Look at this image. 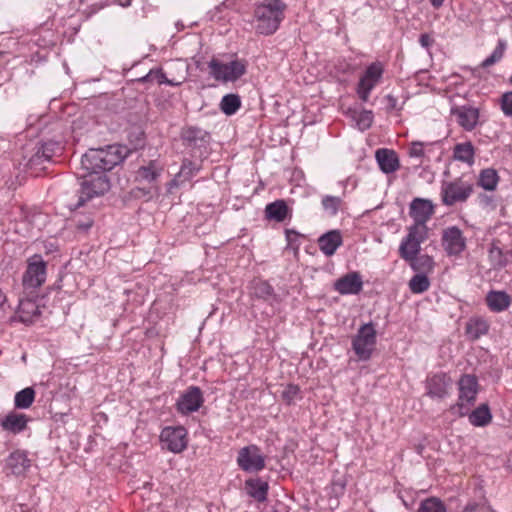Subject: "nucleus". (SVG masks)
Instances as JSON below:
<instances>
[{"label": "nucleus", "mask_w": 512, "mask_h": 512, "mask_svg": "<svg viewBox=\"0 0 512 512\" xmlns=\"http://www.w3.org/2000/svg\"><path fill=\"white\" fill-rule=\"evenodd\" d=\"M128 156V148L108 145L105 148L89 149L81 158V167L87 173H101L112 170Z\"/></svg>", "instance_id": "obj_1"}, {"label": "nucleus", "mask_w": 512, "mask_h": 512, "mask_svg": "<svg viewBox=\"0 0 512 512\" xmlns=\"http://www.w3.org/2000/svg\"><path fill=\"white\" fill-rule=\"evenodd\" d=\"M287 6L282 0H263L254 9V28L258 34H274L284 19Z\"/></svg>", "instance_id": "obj_2"}, {"label": "nucleus", "mask_w": 512, "mask_h": 512, "mask_svg": "<svg viewBox=\"0 0 512 512\" xmlns=\"http://www.w3.org/2000/svg\"><path fill=\"white\" fill-rule=\"evenodd\" d=\"M478 387V380L475 375H462L458 380V400L450 407L451 413L459 417L466 416L476 402Z\"/></svg>", "instance_id": "obj_3"}, {"label": "nucleus", "mask_w": 512, "mask_h": 512, "mask_svg": "<svg viewBox=\"0 0 512 512\" xmlns=\"http://www.w3.org/2000/svg\"><path fill=\"white\" fill-rule=\"evenodd\" d=\"M78 201L75 208H79L86 201L105 194L110 189V181L103 173H87L81 176Z\"/></svg>", "instance_id": "obj_4"}, {"label": "nucleus", "mask_w": 512, "mask_h": 512, "mask_svg": "<svg viewBox=\"0 0 512 512\" xmlns=\"http://www.w3.org/2000/svg\"><path fill=\"white\" fill-rule=\"evenodd\" d=\"M210 75L217 81L235 82L242 77L247 70L245 60L234 59L228 63H223L217 58H212L208 62Z\"/></svg>", "instance_id": "obj_5"}, {"label": "nucleus", "mask_w": 512, "mask_h": 512, "mask_svg": "<svg viewBox=\"0 0 512 512\" xmlns=\"http://www.w3.org/2000/svg\"><path fill=\"white\" fill-rule=\"evenodd\" d=\"M376 345V330L373 324L362 325L352 340V348L360 360L366 361L371 358Z\"/></svg>", "instance_id": "obj_6"}, {"label": "nucleus", "mask_w": 512, "mask_h": 512, "mask_svg": "<svg viewBox=\"0 0 512 512\" xmlns=\"http://www.w3.org/2000/svg\"><path fill=\"white\" fill-rule=\"evenodd\" d=\"M46 280V262L40 255H34L29 261L22 277L24 291L33 293Z\"/></svg>", "instance_id": "obj_7"}, {"label": "nucleus", "mask_w": 512, "mask_h": 512, "mask_svg": "<svg viewBox=\"0 0 512 512\" xmlns=\"http://www.w3.org/2000/svg\"><path fill=\"white\" fill-rule=\"evenodd\" d=\"M473 192V185L461 178L450 182H443L441 186L442 202L452 206L458 202H465Z\"/></svg>", "instance_id": "obj_8"}, {"label": "nucleus", "mask_w": 512, "mask_h": 512, "mask_svg": "<svg viewBox=\"0 0 512 512\" xmlns=\"http://www.w3.org/2000/svg\"><path fill=\"white\" fill-rule=\"evenodd\" d=\"M237 464L245 472H259L265 468V456L257 445L251 444L238 451Z\"/></svg>", "instance_id": "obj_9"}, {"label": "nucleus", "mask_w": 512, "mask_h": 512, "mask_svg": "<svg viewBox=\"0 0 512 512\" xmlns=\"http://www.w3.org/2000/svg\"><path fill=\"white\" fill-rule=\"evenodd\" d=\"M160 440L167 450L173 453H181L188 444L187 431L182 426L165 427L161 431Z\"/></svg>", "instance_id": "obj_10"}, {"label": "nucleus", "mask_w": 512, "mask_h": 512, "mask_svg": "<svg viewBox=\"0 0 512 512\" xmlns=\"http://www.w3.org/2000/svg\"><path fill=\"white\" fill-rule=\"evenodd\" d=\"M186 79L185 75L179 78H168L162 69H150L147 74L142 77L130 78V87L136 85H144V89L149 88V84L157 82L158 84H167L169 86H180Z\"/></svg>", "instance_id": "obj_11"}, {"label": "nucleus", "mask_w": 512, "mask_h": 512, "mask_svg": "<svg viewBox=\"0 0 512 512\" xmlns=\"http://www.w3.org/2000/svg\"><path fill=\"white\" fill-rule=\"evenodd\" d=\"M442 246L449 256L460 255L466 249V238L457 226L443 230Z\"/></svg>", "instance_id": "obj_12"}, {"label": "nucleus", "mask_w": 512, "mask_h": 512, "mask_svg": "<svg viewBox=\"0 0 512 512\" xmlns=\"http://www.w3.org/2000/svg\"><path fill=\"white\" fill-rule=\"evenodd\" d=\"M203 403L204 397L201 389L197 386H190L179 397L176 407L181 414L188 415L198 411Z\"/></svg>", "instance_id": "obj_13"}, {"label": "nucleus", "mask_w": 512, "mask_h": 512, "mask_svg": "<svg viewBox=\"0 0 512 512\" xmlns=\"http://www.w3.org/2000/svg\"><path fill=\"white\" fill-rule=\"evenodd\" d=\"M425 384L429 397L443 399L449 395L452 379L446 373L440 372L428 376Z\"/></svg>", "instance_id": "obj_14"}, {"label": "nucleus", "mask_w": 512, "mask_h": 512, "mask_svg": "<svg viewBox=\"0 0 512 512\" xmlns=\"http://www.w3.org/2000/svg\"><path fill=\"white\" fill-rule=\"evenodd\" d=\"M451 116L466 131H472L479 121V110L472 106H456L451 108Z\"/></svg>", "instance_id": "obj_15"}, {"label": "nucleus", "mask_w": 512, "mask_h": 512, "mask_svg": "<svg viewBox=\"0 0 512 512\" xmlns=\"http://www.w3.org/2000/svg\"><path fill=\"white\" fill-rule=\"evenodd\" d=\"M183 144L192 149L205 148L211 140L210 134L199 127H187L181 132Z\"/></svg>", "instance_id": "obj_16"}, {"label": "nucleus", "mask_w": 512, "mask_h": 512, "mask_svg": "<svg viewBox=\"0 0 512 512\" xmlns=\"http://www.w3.org/2000/svg\"><path fill=\"white\" fill-rule=\"evenodd\" d=\"M434 214V205L432 201L424 198H414L409 206V215L414 220V223L426 222Z\"/></svg>", "instance_id": "obj_17"}, {"label": "nucleus", "mask_w": 512, "mask_h": 512, "mask_svg": "<svg viewBox=\"0 0 512 512\" xmlns=\"http://www.w3.org/2000/svg\"><path fill=\"white\" fill-rule=\"evenodd\" d=\"M362 288L363 281L358 272H349L334 283V289L341 295L358 294Z\"/></svg>", "instance_id": "obj_18"}, {"label": "nucleus", "mask_w": 512, "mask_h": 512, "mask_svg": "<svg viewBox=\"0 0 512 512\" xmlns=\"http://www.w3.org/2000/svg\"><path fill=\"white\" fill-rule=\"evenodd\" d=\"M375 158L382 172L390 174L397 171L400 162L397 153L394 150L381 148L375 153Z\"/></svg>", "instance_id": "obj_19"}, {"label": "nucleus", "mask_w": 512, "mask_h": 512, "mask_svg": "<svg viewBox=\"0 0 512 512\" xmlns=\"http://www.w3.org/2000/svg\"><path fill=\"white\" fill-rule=\"evenodd\" d=\"M6 466L16 476H21L31 466V461L25 451L16 450L7 457Z\"/></svg>", "instance_id": "obj_20"}, {"label": "nucleus", "mask_w": 512, "mask_h": 512, "mask_svg": "<svg viewBox=\"0 0 512 512\" xmlns=\"http://www.w3.org/2000/svg\"><path fill=\"white\" fill-rule=\"evenodd\" d=\"M200 170V166L196 163L192 162L189 159H184L182 161V165L180 171L175 175V177L169 182V191L172 188H178L185 182L191 180Z\"/></svg>", "instance_id": "obj_21"}, {"label": "nucleus", "mask_w": 512, "mask_h": 512, "mask_svg": "<svg viewBox=\"0 0 512 512\" xmlns=\"http://www.w3.org/2000/svg\"><path fill=\"white\" fill-rule=\"evenodd\" d=\"M29 418L25 414L12 411L8 413L1 421V427L4 431L18 434L27 428Z\"/></svg>", "instance_id": "obj_22"}, {"label": "nucleus", "mask_w": 512, "mask_h": 512, "mask_svg": "<svg viewBox=\"0 0 512 512\" xmlns=\"http://www.w3.org/2000/svg\"><path fill=\"white\" fill-rule=\"evenodd\" d=\"M342 242L339 230H331L318 239L319 249L328 257L335 254L338 247L342 245Z\"/></svg>", "instance_id": "obj_23"}, {"label": "nucleus", "mask_w": 512, "mask_h": 512, "mask_svg": "<svg viewBox=\"0 0 512 512\" xmlns=\"http://www.w3.org/2000/svg\"><path fill=\"white\" fill-rule=\"evenodd\" d=\"M39 306L32 299H20L17 315L24 324H31L40 315Z\"/></svg>", "instance_id": "obj_24"}, {"label": "nucleus", "mask_w": 512, "mask_h": 512, "mask_svg": "<svg viewBox=\"0 0 512 512\" xmlns=\"http://www.w3.org/2000/svg\"><path fill=\"white\" fill-rule=\"evenodd\" d=\"M245 488L252 498L258 502H264L267 499L268 483L261 480L260 478L248 479L245 482Z\"/></svg>", "instance_id": "obj_25"}, {"label": "nucleus", "mask_w": 512, "mask_h": 512, "mask_svg": "<svg viewBox=\"0 0 512 512\" xmlns=\"http://www.w3.org/2000/svg\"><path fill=\"white\" fill-rule=\"evenodd\" d=\"M510 296L504 291H490L486 296V303L491 311L502 312L510 305Z\"/></svg>", "instance_id": "obj_26"}, {"label": "nucleus", "mask_w": 512, "mask_h": 512, "mask_svg": "<svg viewBox=\"0 0 512 512\" xmlns=\"http://www.w3.org/2000/svg\"><path fill=\"white\" fill-rule=\"evenodd\" d=\"M469 422L476 427H484L491 423L492 414L488 404H481L472 412H468Z\"/></svg>", "instance_id": "obj_27"}, {"label": "nucleus", "mask_w": 512, "mask_h": 512, "mask_svg": "<svg viewBox=\"0 0 512 512\" xmlns=\"http://www.w3.org/2000/svg\"><path fill=\"white\" fill-rule=\"evenodd\" d=\"M288 213V206L284 200H276L268 204L265 208L267 219L282 222Z\"/></svg>", "instance_id": "obj_28"}, {"label": "nucleus", "mask_w": 512, "mask_h": 512, "mask_svg": "<svg viewBox=\"0 0 512 512\" xmlns=\"http://www.w3.org/2000/svg\"><path fill=\"white\" fill-rule=\"evenodd\" d=\"M474 147L471 142L459 143L454 147L453 157L454 159L472 164L474 162Z\"/></svg>", "instance_id": "obj_29"}, {"label": "nucleus", "mask_w": 512, "mask_h": 512, "mask_svg": "<svg viewBox=\"0 0 512 512\" xmlns=\"http://www.w3.org/2000/svg\"><path fill=\"white\" fill-rule=\"evenodd\" d=\"M35 390L32 387H26L15 394L14 406L16 409H28L35 400Z\"/></svg>", "instance_id": "obj_30"}, {"label": "nucleus", "mask_w": 512, "mask_h": 512, "mask_svg": "<svg viewBox=\"0 0 512 512\" xmlns=\"http://www.w3.org/2000/svg\"><path fill=\"white\" fill-rule=\"evenodd\" d=\"M145 122L146 120H141L133 126V131L130 130V154L133 150H138L145 146L146 141L143 128Z\"/></svg>", "instance_id": "obj_31"}, {"label": "nucleus", "mask_w": 512, "mask_h": 512, "mask_svg": "<svg viewBox=\"0 0 512 512\" xmlns=\"http://www.w3.org/2000/svg\"><path fill=\"white\" fill-rule=\"evenodd\" d=\"M420 245L406 236L399 247L400 256L406 261H413L420 252Z\"/></svg>", "instance_id": "obj_32"}, {"label": "nucleus", "mask_w": 512, "mask_h": 512, "mask_svg": "<svg viewBox=\"0 0 512 512\" xmlns=\"http://www.w3.org/2000/svg\"><path fill=\"white\" fill-rule=\"evenodd\" d=\"M499 181L497 171L492 168H487L481 171L479 175L478 184L487 191L496 189Z\"/></svg>", "instance_id": "obj_33"}, {"label": "nucleus", "mask_w": 512, "mask_h": 512, "mask_svg": "<svg viewBox=\"0 0 512 512\" xmlns=\"http://www.w3.org/2000/svg\"><path fill=\"white\" fill-rule=\"evenodd\" d=\"M241 106V99L237 94H227L220 102L221 111L230 116L235 114Z\"/></svg>", "instance_id": "obj_34"}, {"label": "nucleus", "mask_w": 512, "mask_h": 512, "mask_svg": "<svg viewBox=\"0 0 512 512\" xmlns=\"http://www.w3.org/2000/svg\"><path fill=\"white\" fill-rule=\"evenodd\" d=\"M159 175V172L157 171L155 167V162L150 161L148 166H141L136 172H135V181L136 182H152L154 181Z\"/></svg>", "instance_id": "obj_35"}, {"label": "nucleus", "mask_w": 512, "mask_h": 512, "mask_svg": "<svg viewBox=\"0 0 512 512\" xmlns=\"http://www.w3.org/2000/svg\"><path fill=\"white\" fill-rule=\"evenodd\" d=\"M252 294L256 298L263 299L265 301H270L276 298L273 287L266 281H258L254 283Z\"/></svg>", "instance_id": "obj_36"}, {"label": "nucleus", "mask_w": 512, "mask_h": 512, "mask_svg": "<svg viewBox=\"0 0 512 512\" xmlns=\"http://www.w3.org/2000/svg\"><path fill=\"white\" fill-rule=\"evenodd\" d=\"M488 329L489 326L485 320L474 319L469 321L466 331L473 340H476L482 335H485L488 332Z\"/></svg>", "instance_id": "obj_37"}, {"label": "nucleus", "mask_w": 512, "mask_h": 512, "mask_svg": "<svg viewBox=\"0 0 512 512\" xmlns=\"http://www.w3.org/2000/svg\"><path fill=\"white\" fill-rule=\"evenodd\" d=\"M430 287L429 278L422 273L415 274L409 281V288L412 293L421 294Z\"/></svg>", "instance_id": "obj_38"}, {"label": "nucleus", "mask_w": 512, "mask_h": 512, "mask_svg": "<svg viewBox=\"0 0 512 512\" xmlns=\"http://www.w3.org/2000/svg\"><path fill=\"white\" fill-rule=\"evenodd\" d=\"M407 236L408 240L412 239L421 244L428 238V227L423 223H414L409 227Z\"/></svg>", "instance_id": "obj_39"}, {"label": "nucleus", "mask_w": 512, "mask_h": 512, "mask_svg": "<svg viewBox=\"0 0 512 512\" xmlns=\"http://www.w3.org/2000/svg\"><path fill=\"white\" fill-rule=\"evenodd\" d=\"M342 202L343 201L341 197L326 195L322 198L321 204L324 211L329 216H335L338 213Z\"/></svg>", "instance_id": "obj_40"}, {"label": "nucleus", "mask_w": 512, "mask_h": 512, "mask_svg": "<svg viewBox=\"0 0 512 512\" xmlns=\"http://www.w3.org/2000/svg\"><path fill=\"white\" fill-rule=\"evenodd\" d=\"M418 512H447L444 503L436 498L430 497L420 503Z\"/></svg>", "instance_id": "obj_41"}, {"label": "nucleus", "mask_w": 512, "mask_h": 512, "mask_svg": "<svg viewBox=\"0 0 512 512\" xmlns=\"http://www.w3.org/2000/svg\"><path fill=\"white\" fill-rule=\"evenodd\" d=\"M40 151L44 160L50 161L55 155L61 153L62 145L60 142L55 140H48L40 145Z\"/></svg>", "instance_id": "obj_42"}, {"label": "nucleus", "mask_w": 512, "mask_h": 512, "mask_svg": "<svg viewBox=\"0 0 512 512\" xmlns=\"http://www.w3.org/2000/svg\"><path fill=\"white\" fill-rule=\"evenodd\" d=\"M505 49L506 42L500 39L492 54L481 63V67L488 68L494 65L496 62L500 61L504 55Z\"/></svg>", "instance_id": "obj_43"}, {"label": "nucleus", "mask_w": 512, "mask_h": 512, "mask_svg": "<svg viewBox=\"0 0 512 512\" xmlns=\"http://www.w3.org/2000/svg\"><path fill=\"white\" fill-rule=\"evenodd\" d=\"M489 258L495 268H502L507 264V259L502 249L495 242L491 244L489 249Z\"/></svg>", "instance_id": "obj_44"}, {"label": "nucleus", "mask_w": 512, "mask_h": 512, "mask_svg": "<svg viewBox=\"0 0 512 512\" xmlns=\"http://www.w3.org/2000/svg\"><path fill=\"white\" fill-rule=\"evenodd\" d=\"M376 85L377 84L373 81L369 80L365 76H362L357 87V94L359 98L364 102L368 101L370 93Z\"/></svg>", "instance_id": "obj_45"}, {"label": "nucleus", "mask_w": 512, "mask_h": 512, "mask_svg": "<svg viewBox=\"0 0 512 512\" xmlns=\"http://www.w3.org/2000/svg\"><path fill=\"white\" fill-rule=\"evenodd\" d=\"M72 221L75 228L81 232H87L94 223V220L90 215H83L81 213H75Z\"/></svg>", "instance_id": "obj_46"}, {"label": "nucleus", "mask_w": 512, "mask_h": 512, "mask_svg": "<svg viewBox=\"0 0 512 512\" xmlns=\"http://www.w3.org/2000/svg\"><path fill=\"white\" fill-rule=\"evenodd\" d=\"M383 72V65L380 62H374L367 67L363 76L377 84L381 80Z\"/></svg>", "instance_id": "obj_47"}, {"label": "nucleus", "mask_w": 512, "mask_h": 512, "mask_svg": "<svg viewBox=\"0 0 512 512\" xmlns=\"http://www.w3.org/2000/svg\"><path fill=\"white\" fill-rule=\"evenodd\" d=\"M356 122L358 127L361 130H366L371 127L373 123V113L370 110H363L359 113L356 118Z\"/></svg>", "instance_id": "obj_48"}, {"label": "nucleus", "mask_w": 512, "mask_h": 512, "mask_svg": "<svg viewBox=\"0 0 512 512\" xmlns=\"http://www.w3.org/2000/svg\"><path fill=\"white\" fill-rule=\"evenodd\" d=\"M415 263L413 264L414 269H427L431 270L434 266L433 258L428 255H421L419 257L416 256L414 259Z\"/></svg>", "instance_id": "obj_49"}, {"label": "nucleus", "mask_w": 512, "mask_h": 512, "mask_svg": "<svg viewBox=\"0 0 512 512\" xmlns=\"http://www.w3.org/2000/svg\"><path fill=\"white\" fill-rule=\"evenodd\" d=\"M502 110L505 115L512 116V91L503 94Z\"/></svg>", "instance_id": "obj_50"}, {"label": "nucleus", "mask_w": 512, "mask_h": 512, "mask_svg": "<svg viewBox=\"0 0 512 512\" xmlns=\"http://www.w3.org/2000/svg\"><path fill=\"white\" fill-rule=\"evenodd\" d=\"M299 393V387L297 385H288L282 393V396L288 403H290Z\"/></svg>", "instance_id": "obj_51"}, {"label": "nucleus", "mask_w": 512, "mask_h": 512, "mask_svg": "<svg viewBox=\"0 0 512 512\" xmlns=\"http://www.w3.org/2000/svg\"><path fill=\"white\" fill-rule=\"evenodd\" d=\"M409 156L417 158L424 156L423 143L418 141L412 142L409 148Z\"/></svg>", "instance_id": "obj_52"}, {"label": "nucleus", "mask_w": 512, "mask_h": 512, "mask_svg": "<svg viewBox=\"0 0 512 512\" xmlns=\"http://www.w3.org/2000/svg\"><path fill=\"white\" fill-rule=\"evenodd\" d=\"M43 162H46L44 160V156H42V152L40 151V146L37 148L36 152L31 156L29 159L28 165L30 167L41 165Z\"/></svg>", "instance_id": "obj_53"}, {"label": "nucleus", "mask_w": 512, "mask_h": 512, "mask_svg": "<svg viewBox=\"0 0 512 512\" xmlns=\"http://www.w3.org/2000/svg\"><path fill=\"white\" fill-rule=\"evenodd\" d=\"M385 100H386V110L388 112L390 111H393L395 109H397V98L394 97L392 94H388L386 97H385Z\"/></svg>", "instance_id": "obj_54"}, {"label": "nucleus", "mask_w": 512, "mask_h": 512, "mask_svg": "<svg viewBox=\"0 0 512 512\" xmlns=\"http://www.w3.org/2000/svg\"><path fill=\"white\" fill-rule=\"evenodd\" d=\"M434 40L427 33L421 34L419 38V43L424 48H429L433 44Z\"/></svg>", "instance_id": "obj_55"}, {"label": "nucleus", "mask_w": 512, "mask_h": 512, "mask_svg": "<svg viewBox=\"0 0 512 512\" xmlns=\"http://www.w3.org/2000/svg\"><path fill=\"white\" fill-rule=\"evenodd\" d=\"M299 236H300V234L298 232H296L295 230H292V229L286 230V239L289 244H293L299 238Z\"/></svg>", "instance_id": "obj_56"}, {"label": "nucleus", "mask_w": 512, "mask_h": 512, "mask_svg": "<svg viewBox=\"0 0 512 512\" xmlns=\"http://www.w3.org/2000/svg\"><path fill=\"white\" fill-rule=\"evenodd\" d=\"M479 505L477 503H468L464 508V512H477Z\"/></svg>", "instance_id": "obj_57"}, {"label": "nucleus", "mask_w": 512, "mask_h": 512, "mask_svg": "<svg viewBox=\"0 0 512 512\" xmlns=\"http://www.w3.org/2000/svg\"><path fill=\"white\" fill-rule=\"evenodd\" d=\"M431 4L435 8H439L443 5L444 0H430Z\"/></svg>", "instance_id": "obj_58"}]
</instances>
